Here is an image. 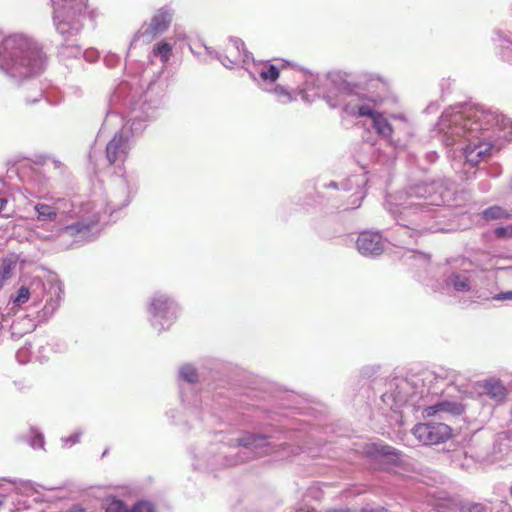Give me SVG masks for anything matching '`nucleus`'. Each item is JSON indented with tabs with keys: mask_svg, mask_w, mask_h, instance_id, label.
I'll use <instances>...</instances> for the list:
<instances>
[{
	"mask_svg": "<svg viewBox=\"0 0 512 512\" xmlns=\"http://www.w3.org/2000/svg\"><path fill=\"white\" fill-rule=\"evenodd\" d=\"M105 512H128V510L122 501L111 498L105 501Z\"/></svg>",
	"mask_w": 512,
	"mask_h": 512,
	"instance_id": "nucleus-24",
	"label": "nucleus"
},
{
	"mask_svg": "<svg viewBox=\"0 0 512 512\" xmlns=\"http://www.w3.org/2000/svg\"><path fill=\"white\" fill-rule=\"evenodd\" d=\"M410 243H411V240H406V239L399 240L400 245H409Z\"/></svg>",
	"mask_w": 512,
	"mask_h": 512,
	"instance_id": "nucleus-33",
	"label": "nucleus"
},
{
	"mask_svg": "<svg viewBox=\"0 0 512 512\" xmlns=\"http://www.w3.org/2000/svg\"><path fill=\"white\" fill-rule=\"evenodd\" d=\"M226 53L225 59L229 61L231 66L228 65L225 60L221 59V61L228 68L246 64L251 58L250 53L245 49L244 42L240 39H231L230 45L226 48Z\"/></svg>",
	"mask_w": 512,
	"mask_h": 512,
	"instance_id": "nucleus-10",
	"label": "nucleus"
},
{
	"mask_svg": "<svg viewBox=\"0 0 512 512\" xmlns=\"http://www.w3.org/2000/svg\"><path fill=\"white\" fill-rule=\"evenodd\" d=\"M365 453L368 456L381 455V456L395 457V458L400 457V453L393 447L388 446V445H380V444H376V443L367 444L366 448H365Z\"/></svg>",
	"mask_w": 512,
	"mask_h": 512,
	"instance_id": "nucleus-15",
	"label": "nucleus"
},
{
	"mask_svg": "<svg viewBox=\"0 0 512 512\" xmlns=\"http://www.w3.org/2000/svg\"><path fill=\"white\" fill-rule=\"evenodd\" d=\"M31 288H32V294H36V291L38 289H40L41 291H45L46 287H45V284L39 280V279H34L31 283Z\"/></svg>",
	"mask_w": 512,
	"mask_h": 512,
	"instance_id": "nucleus-29",
	"label": "nucleus"
},
{
	"mask_svg": "<svg viewBox=\"0 0 512 512\" xmlns=\"http://www.w3.org/2000/svg\"><path fill=\"white\" fill-rule=\"evenodd\" d=\"M171 14L163 9H160L151 19V23L147 27H142L134 36V41L143 39L144 42H151L157 35L165 32L170 23Z\"/></svg>",
	"mask_w": 512,
	"mask_h": 512,
	"instance_id": "nucleus-7",
	"label": "nucleus"
},
{
	"mask_svg": "<svg viewBox=\"0 0 512 512\" xmlns=\"http://www.w3.org/2000/svg\"><path fill=\"white\" fill-rule=\"evenodd\" d=\"M510 493H511V495H512V486H511V488H510Z\"/></svg>",
	"mask_w": 512,
	"mask_h": 512,
	"instance_id": "nucleus-39",
	"label": "nucleus"
},
{
	"mask_svg": "<svg viewBox=\"0 0 512 512\" xmlns=\"http://www.w3.org/2000/svg\"><path fill=\"white\" fill-rule=\"evenodd\" d=\"M172 54V46L167 42H160L153 48V55L160 57L163 63H167Z\"/></svg>",
	"mask_w": 512,
	"mask_h": 512,
	"instance_id": "nucleus-20",
	"label": "nucleus"
},
{
	"mask_svg": "<svg viewBox=\"0 0 512 512\" xmlns=\"http://www.w3.org/2000/svg\"><path fill=\"white\" fill-rule=\"evenodd\" d=\"M3 502L0 500V506H2Z\"/></svg>",
	"mask_w": 512,
	"mask_h": 512,
	"instance_id": "nucleus-40",
	"label": "nucleus"
},
{
	"mask_svg": "<svg viewBox=\"0 0 512 512\" xmlns=\"http://www.w3.org/2000/svg\"><path fill=\"white\" fill-rule=\"evenodd\" d=\"M496 300H512V291L502 292L494 296Z\"/></svg>",
	"mask_w": 512,
	"mask_h": 512,
	"instance_id": "nucleus-30",
	"label": "nucleus"
},
{
	"mask_svg": "<svg viewBox=\"0 0 512 512\" xmlns=\"http://www.w3.org/2000/svg\"><path fill=\"white\" fill-rule=\"evenodd\" d=\"M16 262L11 258H4L0 263V289L11 278Z\"/></svg>",
	"mask_w": 512,
	"mask_h": 512,
	"instance_id": "nucleus-18",
	"label": "nucleus"
},
{
	"mask_svg": "<svg viewBox=\"0 0 512 512\" xmlns=\"http://www.w3.org/2000/svg\"><path fill=\"white\" fill-rule=\"evenodd\" d=\"M99 222V217L94 215L92 219H90L88 222L86 221H79L77 223H74L72 225H68L64 228V230L69 233L71 236H75L78 234L85 233L90 230V228Z\"/></svg>",
	"mask_w": 512,
	"mask_h": 512,
	"instance_id": "nucleus-16",
	"label": "nucleus"
},
{
	"mask_svg": "<svg viewBox=\"0 0 512 512\" xmlns=\"http://www.w3.org/2000/svg\"><path fill=\"white\" fill-rule=\"evenodd\" d=\"M274 91L279 98H285L284 102H290L293 100V97L290 94V92H288L283 86H276Z\"/></svg>",
	"mask_w": 512,
	"mask_h": 512,
	"instance_id": "nucleus-28",
	"label": "nucleus"
},
{
	"mask_svg": "<svg viewBox=\"0 0 512 512\" xmlns=\"http://www.w3.org/2000/svg\"><path fill=\"white\" fill-rule=\"evenodd\" d=\"M180 378L181 380L188 383L197 382V373L196 369L191 365H184L180 369Z\"/></svg>",
	"mask_w": 512,
	"mask_h": 512,
	"instance_id": "nucleus-23",
	"label": "nucleus"
},
{
	"mask_svg": "<svg viewBox=\"0 0 512 512\" xmlns=\"http://www.w3.org/2000/svg\"><path fill=\"white\" fill-rule=\"evenodd\" d=\"M442 203V197L436 194L433 184L410 188L403 202L397 204L396 208H389L400 226L397 235L414 239L422 234L425 230L424 224L434 216L432 207Z\"/></svg>",
	"mask_w": 512,
	"mask_h": 512,
	"instance_id": "nucleus-2",
	"label": "nucleus"
},
{
	"mask_svg": "<svg viewBox=\"0 0 512 512\" xmlns=\"http://www.w3.org/2000/svg\"><path fill=\"white\" fill-rule=\"evenodd\" d=\"M62 292L63 291H62V287L60 284H57V283L49 284L48 293L51 295V298L46 301V304L44 306L43 311H44L45 315H52L55 312V310L58 308Z\"/></svg>",
	"mask_w": 512,
	"mask_h": 512,
	"instance_id": "nucleus-13",
	"label": "nucleus"
},
{
	"mask_svg": "<svg viewBox=\"0 0 512 512\" xmlns=\"http://www.w3.org/2000/svg\"><path fill=\"white\" fill-rule=\"evenodd\" d=\"M439 379H440V380H443V378H441V377H438V376H436V377H435V380H436V381H438Z\"/></svg>",
	"mask_w": 512,
	"mask_h": 512,
	"instance_id": "nucleus-38",
	"label": "nucleus"
},
{
	"mask_svg": "<svg viewBox=\"0 0 512 512\" xmlns=\"http://www.w3.org/2000/svg\"><path fill=\"white\" fill-rule=\"evenodd\" d=\"M130 150L128 138L116 133L106 146V159L110 165L123 164Z\"/></svg>",
	"mask_w": 512,
	"mask_h": 512,
	"instance_id": "nucleus-8",
	"label": "nucleus"
},
{
	"mask_svg": "<svg viewBox=\"0 0 512 512\" xmlns=\"http://www.w3.org/2000/svg\"><path fill=\"white\" fill-rule=\"evenodd\" d=\"M7 199L5 197H0V212L4 210L7 205Z\"/></svg>",
	"mask_w": 512,
	"mask_h": 512,
	"instance_id": "nucleus-31",
	"label": "nucleus"
},
{
	"mask_svg": "<svg viewBox=\"0 0 512 512\" xmlns=\"http://www.w3.org/2000/svg\"><path fill=\"white\" fill-rule=\"evenodd\" d=\"M463 412L464 406L461 403L451 400H440L423 408L422 415L425 418H431L437 414L457 416L461 415Z\"/></svg>",
	"mask_w": 512,
	"mask_h": 512,
	"instance_id": "nucleus-9",
	"label": "nucleus"
},
{
	"mask_svg": "<svg viewBox=\"0 0 512 512\" xmlns=\"http://www.w3.org/2000/svg\"><path fill=\"white\" fill-rule=\"evenodd\" d=\"M485 384H487V385H490V384H501V381L500 380H495V379H490V380H487L485 382Z\"/></svg>",
	"mask_w": 512,
	"mask_h": 512,
	"instance_id": "nucleus-32",
	"label": "nucleus"
},
{
	"mask_svg": "<svg viewBox=\"0 0 512 512\" xmlns=\"http://www.w3.org/2000/svg\"><path fill=\"white\" fill-rule=\"evenodd\" d=\"M45 67L42 49L32 38L15 33L0 41V69L13 78L24 79L40 74Z\"/></svg>",
	"mask_w": 512,
	"mask_h": 512,
	"instance_id": "nucleus-3",
	"label": "nucleus"
},
{
	"mask_svg": "<svg viewBox=\"0 0 512 512\" xmlns=\"http://www.w3.org/2000/svg\"><path fill=\"white\" fill-rule=\"evenodd\" d=\"M41 96H42V92H40V91H39V92H38V94H37V96L33 99V101H32V102H36V101H38V99H39Z\"/></svg>",
	"mask_w": 512,
	"mask_h": 512,
	"instance_id": "nucleus-34",
	"label": "nucleus"
},
{
	"mask_svg": "<svg viewBox=\"0 0 512 512\" xmlns=\"http://www.w3.org/2000/svg\"><path fill=\"white\" fill-rule=\"evenodd\" d=\"M30 295H31V292H30L29 288L25 287V286H21L19 288V290L17 291V294L14 297H12L11 299L15 305L20 306L29 300Z\"/></svg>",
	"mask_w": 512,
	"mask_h": 512,
	"instance_id": "nucleus-25",
	"label": "nucleus"
},
{
	"mask_svg": "<svg viewBox=\"0 0 512 512\" xmlns=\"http://www.w3.org/2000/svg\"><path fill=\"white\" fill-rule=\"evenodd\" d=\"M440 126L445 145H460L467 162L472 165L485 160L495 148L499 149V141H512L510 118L479 107L444 113Z\"/></svg>",
	"mask_w": 512,
	"mask_h": 512,
	"instance_id": "nucleus-1",
	"label": "nucleus"
},
{
	"mask_svg": "<svg viewBox=\"0 0 512 512\" xmlns=\"http://www.w3.org/2000/svg\"><path fill=\"white\" fill-rule=\"evenodd\" d=\"M69 512H85V511L81 508H75V509L70 510Z\"/></svg>",
	"mask_w": 512,
	"mask_h": 512,
	"instance_id": "nucleus-35",
	"label": "nucleus"
},
{
	"mask_svg": "<svg viewBox=\"0 0 512 512\" xmlns=\"http://www.w3.org/2000/svg\"><path fill=\"white\" fill-rule=\"evenodd\" d=\"M172 304H173V302L169 298H167L163 295H158L153 298V300L150 304V312L155 317L156 316L165 317L166 314H168L169 310L171 309Z\"/></svg>",
	"mask_w": 512,
	"mask_h": 512,
	"instance_id": "nucleus-14",
	"label": "nucleus"
},
{
	"mask_svg": "<svg viewBox=\"0 0 512 512\" xmlns=\"http://www.w3.org/2000/svg\"><path fill=\"white\" fill-rule=\"evenodd\" d=\"M67 205L70 204L64 200L58 199L55 205L37 203L34 206V210L37 213V219L39 221L52 222L56 220L57 214L62 210V206L66 208ZM63 212H66V210L63 209Z\"/></svg>",
	"mask_w": 512,
	"mask_h": 512,
	"instance_id": "nucleus-12",
	"label": "nucleus"
},
{
	"mask_svg": "<svg viewBox=\"0 0 512 512\" xmlns=\"http://www.w3.org/2000/svg\"><path fill=\"white\" fill-rule=\"evenodd\" d=\"M53 3V19L57 31L64 41L76 36L81 28V17L87 8V0H51Z\"/></svg>",
	"mask_w": 512,
	"mask_h": 512,
	"instance_id": "nucleus-4",
	"label": "nucleus"
},
{
	"mask_svg": "<svg viewBox=\"0 0 512 512\" xmlns=\"http://www.w3.org/2000/svg\"><path fill=\"white\" fill-rule=\"evenodd\" d=\"M411 434L423 446L440 445L453 437L452 428L442 422H419L411 429Z\"/></svg>",
	"mask_w": 512,
	"mask_h": 512,
	"instance_id": "nucleus-6",
	"label": "nucleus"
},
{
	"mask_svg": "<svg viewBox=\"0 0 512 512\" xmlns=\"http://www.w3.org/2000/svg\"><path fill=\"white\" fill-rule=\"evenodd\" d=\"M494 235L499 239L512 238V225L497 227Z\"/></svg>",
	"mask_w": 512,
	"mask_h": 512,
	"instance_id": "nucleus-26",
	"label": "nucleus"
},
{
	"mask_svg": "<svg viewBox=\"0 0 512 512\" xmlns=\"http://www.w3.org/2000/svg\"><path fill=\"white\" fill-rule=\"evenodd\" d=\"M326 101L331 108H336L343 103V112L348 116L372 118L373 127L383 137H390L393 133L391 124L381 113L375 112L369 104L359 103L358 99L353 95L341 93L337 96V99L327 95Z\"/></svg>",
	"mask_w": 512,
	"mask_h": 512,
	"instance_id": "nucleus-5",
	"label": "nucleus"
},
{
	"mask_svg": "<svg viewBox=\"0 0 512 512\" xmlns=\"http://www.w3.org/2000/svg\"><path fill=\"white\" fill-rule=\"evenodd\" d=\"M259 76L264 81L274 82L279 78V70L274 65H262L258 71Z\"/></svg>",
	"mask_w": 512,
	"mask_h": 512,
	"instance_id": "nucleus-21",
	"label": "nucleus"
},
{
	"mask_svg": "<svg viewBox=\"0 0 512 512\" xmlns=\"http://www.w3.org/2000/svg\"><path fill=\"white\" fill-rule=\"evenodd\" d=\"M357 248L363 255H379L383 250V240L379 233L363 232L357 239Z\"/></svg>",
	"mask_w": 512,
	"mask_h": 512,
	"instance_id": "nucleus-11",
	"label": "nucleus"
},
{
	"mask_svg": "<svg viewBox=\"0 0 512 512\" xmlns=\"http://www.w3.org/2000/svg\"><path fill=\"white\" fill-rule=\"evenodd\" d=\"M38 439H39L40 445L42 446L43 445V438L42 437H38Z\"/></svg>",
	"mask_w": 512,
	"mask_h": 512,
	"instance_id": "nucleus-37",
	"label": "nucleus"
},
{
	"mask_svg": "<svg viewBox=\"0 0 512 512\" xmlns=\"http://www.w3.org/2000/svg\"><path fill=\"white\" fill-rule=\"evenodd\" d=\"M23 353H24L23 350H19L18 353H17V357L20 358Z\"/></svg>",
	"mask_w": 512,
	"mask_h": 512,
	"instance_id": "nucleus-36",
	"label": "nucleus"
},
{
	"mask_svg": "<svg viewBox=\"0 0 512 512\" xmlns=\"http://www.w3.org/2000/svg\"><path fill=\"white\" fill-rule=\"evenodd\" d=\"M447 285L452 286L458 292H468L471 289L468 277L460 274H452L447 279Z\"/></svg>",
	"mask_w": 512,
	"mask_h": 512,
	"instance_id": "nucleus-17",
	"label": "nucleus"
},
{
	"mask_svg": "<svg viewBox=\"0 0 512 512\" xmlns=\"http://www.w3.org/2000/svg\"><path fill=\"white\" fill-rule=\"evenodd\" d=\"M482 217L489 220L508 219L510 214L500 206H491L482 212Z\"/></svg>",
	"mask_w": 512,
	"mask_h": 512,
	"instance_id": "nucleus-19",
	"label": "nucleus"
},
{
	"mask_svg": "<svg viewBox=\"0 0 512 512\" xmlns=\"http://www.w3.org/2000/svg\"><path fill=\"white\" fill-rule=\"evenodd\" d=\"M485 388L487 389L485 393L497 402H502L507 395L505 386H485Z\"/></svg>",
	"mask_w": 512,
	"mask_h": 512,
	"instance_id": "nucleus-22",
	"label": "nucleus"
},
{
	"mask_svg": "<svg viewBox=\"0 0 512 512\" xmlns=\"http://www.w3.org/2000/svg\"><path fill=\"white\" fill-rule=\"evenodd\" d=\"M128 512H155V510L149 502H139Z\"/></svg>",
	"mask_w": 512,
	"mask_h": 512,
	"instance_id": "nucleus-27",
	"label": "nucleus"
}]
</instances>
